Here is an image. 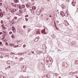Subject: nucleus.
<instances>
[{
    "label": "nucleus",
    "instance_id": "f257e3e1",
    "mask_svg": "<svg viewBox=\"0 0 78 78\" xmlns=\"http://www.w3.org/2000/svg\"><path fill=\"white\" fill-rule=\"evenodd\" d=\"M2 10L0 9V17H2L4 15V14H5L4 12H2Z\"/></svg>",
    "mask_w": 78,
    "mask_h": 78
},
{
    "label": "nucleus",
    "instance_id": "f03ea898",
    "mask_svg": "<svg viewBox=\"0 0 78 78\" xmlns=\"http://www.w3.org/2000/svg\"><path fill=\"white\" fill-rule=\"evenodd\" d=\"M12 29L13 33H16V29L15 27L12 26Z\"/></svg>",
    "mask_w": 78,
    "mask_h": 78
},
{
    "label": "nucleus",
    "instance_id": "7ed1b4c3",
    "mask_svg": "<svg viewBox=\"0 0 78 78\" xmlns=\"http://www.w3.org/2000/svg\"><path fill=\"white\" fill-rule=\"evenodd\" d=\"M12 5L14 7H15V8H16L17 7V6H18L19 5H16V4H15L14 3H11Z\"/></svg>",
    "mask_w": 78,
    "mask_h": 78
},
{
    "label": "nucleus",
    "instance_id": "20e7f679",
    "mask_svg": "<svg viewBox=\"0 0 78 78\" xmlns=\"http://www.w3.org/2000/svg\"><path fill=\"white\" fill-rule=\"evenodd\" d=\"M6 10L8 12H10V11H11L9 7H7L6 9Z\"/></svg>",
    "mask_w": 78,
    "mask_h": 78
},
{
    "label": "nucleus",
    "instance_id": "39448f33",
    "mask_svg": "<svg viewBox=\"0 0 78 78\" xmlns=\"http://www.w3.org/2000/svg\"><path fill=\"white\" fill-rule=\"evenodd\" d=\"M60 14L61 16H62V17H63V16H65V14H64V12H63V11L61 12Z\"/></svg>",
    "mask_w": 78,
    "mask_h": 78
},
{
    "label": "nucleus",
    "instance_id": "423d86ee",
    "mask_svg": "<svg viewBox=\"0 0 78 78\" xmlns=\"http://www.w3.org/2000/svg\"><path fill=\"white\" fill-rule=\"evenodd\" d=\"M42 34H47V33L45 32V30H42L41 31Z\"/></svg>",
    "mask_w": 78,
    "mask_h": 78
},
{
    "label": "nucleus",
    "instance_id": "0eeeda50",
    "mask_svg": "<svg viewBox=\"0 0 78 78\" xmlns=\"http://www.w3.org/2000/svg\"><path fill=\"white\" fill-rule=\"evenodd\" d=\"M22 69H23V70H26V66H23L22 67Z\"/></svg>",
    "mask_w": 78,
    "mask_h": 78
},
{
    "label": "nucleus",
    "instance_id": "6e6552de",
    "mask_svg": "<svg viewBox=\"0 0 78 78\" xmlns=\"http://www.w3.org/2000/svg\"><path fill=\"white\" fill-rule=\"evenodd\" d=\"M61 6L62 9H65V8H66V6L64 5H61Z\"/></svg>",
    "mask_w": 78,
    "mask_h": 78
},
{
    "label": "nucleus",
    "instance_id": "1a4fd4ad",
    "mask_svg": "<svg viewBox=\"0 0 78 78\" xmlns=\"http://www.w3.org/2000/svg\"><path fill=\"white\" fill-rule=\"evenodd\" d=\"M9 46H11V47H14V44L10 43V44H9Z\"/></svg>",
    "mask_w": 78,
    "mask_h": 78
},
{
    "label": "nucleus",
    "instance_id": "9d476101",
    "mask_svg": "<svg viewBox=\"0 0 78 78\" xmlns=\"http://www.w3.org/2000/svg\"><path fill=\"white\" fill-rule=\"evenodd\" d=\"M75 4H76V3H75L74 2H72V5L73 6H75Z\"/></svg>",
    "mask_w": 78,
    "mask_h": 78
},
{
    "label": "nucleus",
    "instance_id": "9b49d317",
    "mask_svg": "<svg viewBox=\"0 0 78 78\" xmlns=\"http://www.w3.org/2000/svg\"><path fill=\"white\" fill-rule=\"evenodd\" d=\"M39 37H36V39L35 40V41H36V40H37L38 41H39ZM36 42H37V41Z\"/></svg>",
    "mask_w": 78,
    "mask_h": 78
},
{
    "label": "nucleus",
    "instance_id": "f8f14e48",
    "mask_svg": "<svg viewBox=\"0 0 78 78\" xmlns=\"http://www.w3.org/2000/svg\"><path fill=\"white\" fill-rule=\"evenodd\" d=\"M14 2L16 3H19V0H14Z\"/></svg>",
    "mask_w": 78,
    "mask_h": 78
},
{
    "label": "nucleus",
    "instance_id": "ddd939ff",
    "mask_svg": "<svg viewBox=\"0 0 78 78\" xmlns=\"http://www.w3.org/2000/svg\"><path fill=\"white\" fill-rule=\"evenodd\" d=\"M2 72H0V74H1V75H6V74H1V73H2Z\"/></svg>",
    "mask_w": 78,
    "mask_h": 78
},
{
    "label": "nucleus",
    "instance_id": "4468645a",
    "mask_svg": "<svg viewBox=\"0 0 78 78\" xmlns=\"http://www.w3.org/2000/svg\"><path fill=\"white\" fill-rule=\"evenodd\" d=\"M51 37H53V38H55L56 37V36L55 35H52Z\"/></svg>",
    "mask_w": 78,
    "mask_h": 78
},
{
    "label": "nucleus",
    "instance_id": "2eb2a0df",
    "mask_svg": "<svg viewBox=\"0 0 78 78\" xmlns=\"http://www.w3.org/2000/svg\"><path fill=\"white\" fill-rule=\"evenodd\" d=\"M10 11L11 12H12V13L13 12H15V11L14 10V9H12V10H10Z\"/></svg>",
    "mask_w": 78,
    "mask_h": 78
},
{
    "label": "nucleus",
    "instance_id": "dca6fc26",
    "mask_svg": "<svg viewBox=\"0 0 78 78\" xmlns=\"http://www.w3.org/2000/svg\"><path fill=\"white\" fill-rule=\"evenodd\" d=\"M72 2L74 3H76V0H73L72 1Z\"/></svg>",
    "mask_w": 78,
    "mask_h": 78
},
{
    "label": "nucleus",
    "instance_id": "f3484780",
    "mask_svg": "<svg viewBox=\"0 0 78 78\" xmlns=\"http://www.w3.org/2000/svg\"><path fill=\"white\" fill-rule=\"evenodd\" d=\"M33 9H34V10H35V9H36V6H34L33 7Z\"/></svg>",
    "mask_w": 78,
    "mask_h": 78
},
{
    "label": "nucleus",
    "instance_id": "a211bd4d",
    "mask_svg": "<svg viewBox=\"0 0 78 78\" xmlns=\"http://www.w3.org/2000/svg\"><path fill=\"white\" fill-rule=\"evenodd\" d=\"M22 8V6L20 5L19 6V9H21Z\"/></svg>",
    "mask_w": 78,
    "mask_h": 78
},
{
    "label": "nucleus",
    "instance_id": "6ab92c4d",
    "mask_svg": "<svg viewBox=\"0 0 78 78\" xmlns=\"http://www.w3.org/2000/svg\"><path fill=\"white\" fill-rule=\"evenodd\" d=\"M22 7V8H24L25 7V6L24 5H23Z\"/></svg>",
    "mask_w": 78,
    "mask_h": 78
},
{
    "label": "nucleus",
    "instance_id": "aec40b11",
    "mask_svg": "<svg viewBox=\"0 0 78 78\" xmlns=\"http://www.w3.org/2000/svg\"><path fill=\"white\" fill-rule=\"evenodd\" d=\"M12 37L13 39H14V35L13 34H12Z\"/></svg>",
    "mask_w": 78,
    "mask_h": 78
},
{
    "label": "nucleus",
    "instance_id": "412c9836",
    "mask_svg": "<svg viewBox=\"0 0 78 78\" xmlns=\"http://www.w3.org/2000/svg\"><path fill=\"white\" fill-rule=\"evenodd\" d=\"M7 64H10V62H9V61L7 62Z\"/></svg>",
    "mask_w": 78,
    "mask_h": 78
},
{
    "label": "nucleus",
    "instance_id": "4be33fe9",
    "mask_svg": "<svg viewBox=\"0 0 78 78\" xmlns=\"http://www.w3.org/2000/svg\"><path fill=\"white\" fill-rule=\"evenodd\" d=\"M12 24H13V25H15V24L16 23V22L14 21H13V22H12Z\"/></svg>",
    "mask_w": 78,
    "mask_h": 78
},
{
    "label": "nucleus",
    "instance_id": "5701e85b",
    "mask_svg": "<svg viewBox=\"0 0 78 78\" xmlns=\"http://www.w3.org/2000/svg\"><path fill=\"white\" fill-rule=\"evenodd\" d=\"M2 36H3V37H2V39H5V36H3V35H2Z\"/></svg>",
    "mask_w": 78,
    "mask_h": 78
},
{
    "label": "nucleus",
    "instance_id": "b1692460",
    "mask_svg": "<svg viewBox=\"0 0 78 78\" xmlns=\"http://www.w3.org/2000/svg\"><path fill=\"white\" fill-rule=\"evenodd\" d=\"M20 46H19V45H16L14 46V47H19Z\"/></svg>",
    "mask_w": 78,
    "mask_h": 78
},
{
    "label": "nucleus",
    "instance_id": "393cba45",
    "mask_svg": "<svg viewBox=\"0 0 78 78\" xmlns=\"http://www.w3.org/2000/svg\"><path fill=\"white\" fill-rule=\"evenodd\" d=\"M26 7L27 8H29V5L28 4H26Z\"/></svg>",
    "mask_w": 78,
    "mask_h": 78
},
{
    "label": "nucleus",
    "instance_id": "a878e982",
    "mask_svg": "<svg viewBox=\"0 0 78 78\" xmlns=\"http://www.w3.org/2000/svg\"><path fill=\"white\" fill-rule=\"evenodd\" d=\"M28 16H29L28 15H25V17H28Z\"/></svg>",
    "mask_w": 78,
    "mask_h": 78
},
{
    "label": "nucleus",
    "instance_id": "bb28decb",
    "mask_svg": "<svg viewBox=\"0 0 78 78\" xmlns=\"http://www.w3.org/2000/svg\"><path fill=\"white\" fill-rule=\"evenodd\" d=\"M1 23H2V24L3 23V20H1Z\"/></svg>",
    "mask_w": 78,
    "mask_h": 78
},
{
    "label": "nucleus",
    "instance_id": "cd10ccee",
    "mask_svg": "<svg viewBox=\"0 0 78 78\" xmlns=\"http://www.w3.org/2000/svg\"><path fill=\"white\" fill-rule=\"evenodd\" d=\"M23 58H20V61H22V60H23Z\"/></svg>",
    "mask_w": 78,
    "mask_h": 78
},
{
    "label": "nucleus",
    "instance_id": "c85d7f7f",
    "mask_svg": "<svg viewBox=\"0 0 78 78\" xmlns=\"http://www.w3.org/2000/svg\"><path fill=\"white\" fill-rule=\"evenodd\" d=\"M37 53L38 55H39L41 54V52H40V51L38 52H37Z\"/></svg>",
    "mask_w": 78,
    "mask_h": 78
},
{
    "label": "nucleus",
    "instance_id": "c756f323",
    "mask_svg": "<svg viewBox=\"0 0 78 78\" xmlns=\"http://www.w3.org/2000/svg\"><path fill=\"white\" fill-rule=\"evenodd\" d=\"M5 45H6L7 46L8 45V42H6L5 43Z\"/></svg>",
    "mask_w": 78,
    "mask_h": 78
},
{
    "label": "nucleus",
    "instance_id": "7c9ffc66",
    "mask_svg": "<svg viewBox=\"0 0 78 78\" xmlns=\"http://www.w3.org/2000/svg\"><path fill=\"white\" fill-rule=\"evenodd\" d=\"M12 32L10 31V32H9V34H12Z\"/></svg>",
    "mask_w": 78,
    "mask_h": 78
},
{
    "label": "nucleus",
    "instance_id": "2f4dec72",
    "mask_svg": "<svg viewBox=\"0 0 78 78\" xmlns=\"http://www.w3.org/2000/svg\"><path fill=\"white\" fill-rule=\"evenodd\" d=\"M24 12H26V10H27V9H24Z\"/></svg>",
    "mask_w": 78,
    "mask_h": 78
},
{
    "label": "nucleus",
    "instance_id": "473e14b6",
    "mask_svg": "<svg viewBox=\"0 0 78 78\" xmlns=\"http://www.w3.org/2000/svg\"><path fill=\"white\" fill-rule=\"evenodd\" d=\"M25 20L26 21H28V18H25Z\"/></svg>",
    "mask_w": 78,
    "mask_h": 78
},
{
    "label": "nucleus",
    "instance_id": "72a5a7b5",
    "mask_svg": "<svg viewBox=\"0 0 78 78\" xmlns=\"http://www.w3.org/2000/svg\"><path fill=\"white\" fill-rule=\"evenodd\" d=\"M23 48H24V47H26V45H25V44H24V45H23Z\"/></svg>",
    "mask_w": 78,
    "mask_h": 78
},
{
    "label": "nucleus",
    "instance_id": "f704fd0d",
    "mask_svg": "<svg viewBox=\"0 0 78 78\" xmlns=\"http://www.w3.org/2000/svg\"><path fill=\"white\" fill-rule=\"evenodd\" d=\"M14 19H15L16 20V19H17V17L16 16V17H15Z\"/></svg>",
    "mask_w": 78,
    "mask_h": 78
},
{
    "label": "nucleus",
    "instance_id": "c9c22d12",
    "mask_svg": "<svg viewBox=\"0 0 78 78\" xmlns=\"http://www.w3.org/2000/svg\"><path fill=\"white\" fill-rule=\"evenodd\" d=\"M23 27L24 28H26V26H23Z\"/></svg>",
    "mask_w": 78,
    "mask_h": 78
},
{
    "label": "nucleus",
    "instance_id": "e433bc0d",
    "mask_svg": "<svg viewBox=\"0 0 78 78\" xmlns=\"http://www.w3.org/2000/svg\"><path fill=\"white\" fill-rule=\"evenodd\" d=\"M6 35V34H4V36L5 37Z\"/></svg>",
    "mask_w": 78,
    "mask_h": 78
},
{
    "label": "nucleus",
    "instance_id": "4c0bfd02",
    "mask_svg": "<svg viewBox=\"0 0 78 78\" xmlns=\"http://www.w3.org/2000/svg\"><path fill=\"white\" fill-rule=\"evenodd\" d=\"M3 34V33L2 32H0V35H1V34Z\"/></svg>",
    "mask_w": 78,
    "mask_h": 78
},
{
    "label": "nucleus",
    "instance_id": "58836bf2",
    "mask_svg": "<svg viewBox=\"0 0 78 78\" xmlns=\"http://www.w3.org/2000/svg\"><path fill=\"white\" fill-rule=\"evenodd\" d=\"M2 42H0V45H2Z\"/></svg>",
    "mask_w": 78,
    "mask_h": 78
},
{
    "label": "nucleus",
    "instance_id": "ea45409f",
    "mask_svg": "<svg viewBox=\"0 0 78 78\" xmlns=\"http://www.w3.org/2000/svg\"><path fill=\"white\" fill-rule=\"evenodd\" d=\"M20 53H19L18 54V55H19L20 56Z\"/></svg>",
    "mask_w": 78,
    "mask_h": 78
},
{
    "label": "nucleus",
    "instance_id": "a19ab883",
    "mask_svg": "<svg viewBox=\"0 0 78 78\" xmlns=\"http://www.w3.org/2000/svg\"><path fill=\"white\" fill-rule=\"evenodd\" d=\"M2 77H3V78H6V76H3L2 77Z\"/></svg>",
    "mask_w": 78,
    "mask_h": 78
},
{
    "label": "nucleus",
    "instance_id": "79ce46f5",
    "mask_svg": "<svg viewBox=\"0 0 78 78\" xmlns=\"http://www.w3.org/2000/svg\"><path fill=\"white\" fill-rule=\"evenodd\" d=\"M31 53H34V51H32Z\"/></svg>",
    "mask_w": 78,
    "mask_h": 78
},
{
    "label": "nucleus",
    "instance_id": "37998d69",
    "mask_svg": "<svg viewBox=\"0 0 78 78\" xmlns=\"http://www.w3.org/2000/svg\"><path fill=\"white\" fill-rule=\"evenodd\" d=\"M11 55H15V53H12Z\"/></svg>",
    "mask_w": 78,
    "mask_h": 78
},
{
    "label": "nucleus",
    "instance_id": "c03bdc74",
    "mask_svg": "<svg viewBox=\"0 0 78 78\" xmlns=\"http://www.w3.org/2000/svg\"><path fill=\"white\" fill-rule=\"evenodd\" d=\"M14 9V11H17V10H16V9Z\"/></svg>",
    "mask_w": 78,
    "mask_h": 78
},
{
    "label": "nucleus",
    "instance_id": "a18cd8bd",
    "mask_svg": "<svg viewBox=\"0 0 78 78\" xmlns=\"http://www.w3.org/2000/svg\"><path fill=\"white\" fill-rule=\"evenodd\" d=\"M10 67H11L10 66H9L8 67V68L9 69V68H10Z\"/></svg>",
    "mask_w": 78,
    "mask_h": 78
},
{
    "label": "nucleus",
    "instance_id": "49530a36",
    "mask_svg": "<svg viewBox=\"0 0 78 78\" xmlns=\"http://www.w3.org/2000/svg\"><path fill=\"white\" fill-rule=\"evenodd\" d=\"M0 78H2V76L1 75L0 76Z\"/></svg>",
    "mask_w": 78,
    "mask_h": 78
},
{
    "label": "nucleus",
    "instance_id": "de8ad7c7",
    "mask_svg": "<svg viewBox=\"0 0 78 78\" xmlns=\"http://www.w3.org/2000/svg\"><path fill=\"white\" fill-rule=\"evenodd\" d=\"M4 27H5V26H2V28H4Z\"/></svg>",
    "mask_w": 78,
    "mask_h": 78
},
{
    "label": "nucleus",
    "instance_id": "09e8293b",
    "mask_svg": "<svg viewBox=\"0 0 78 78\" xmlns=\"http://www.w3.org/2000/svg\"><path fill=\"white\" fill-rule=\"evenodd\" d=\"M0 5H2V3H0Z\"/></svg>",
    "mask_w": 78,
    "mask_h": 78
},
{
    "label": "nucleus",
    "instance_id": "8fccbe9b",
    "mask_svg": "<svg viewBox=\"0 0 78 78\" xmlns=\"http://www.w3.org/2000/svg\"><path fill=\"white\" fill-rule=\"evenodd\" d=\"M39 14H41V12L39 11Z\"/></svg>",
    "mask_w": 78,
    "mask_h": 78
},
{
    "label": "nucleus",
    "instance_id": "3c124183",
    "mask_svg": "<svg viewBox=\"0 0 78 78\" xmlns=\"http://www.w3.org/2000/svg\"><path fill=\"white\" fill-rule=\"evenodd\" d=\"M26 52H24L23 53H24V54H26Z\"/></svg>",
    "mask_w": 78,
    "mask_h": 78
},
{
    "label": "nucleus",
    "instance_id": "603ef678",
    "mask_svg": "<svg viewBox=\"0 0 78 78\" xmlns=\"http://www.w3.org/2000/svg\"><path fill=\"white\" fill-rule=\"evenodd\" d=\"M29 8H31V6H30V5H29Z\"/></svg>",
    "mask_w": 78,
    "mask_h": 78
},
{
    "label": "nucleus",
    "instance_id": "864d4df0",
    "mask_svg": "<svg viewBox=\"0 0 78 78\" xmlns=\"http://www.w3.org/2000/svg\"><path fill=\"white\" fill-rule=\"evenodd\" d=\"M31 1H32V2H33V1H34V0H31Z\"/></svg>",
    "mask_w": 78,
    "mask_h": 78
},
{
    "label": "nucleus",
    "instance_id": "5fc2aeb1",
    "mask_svg": "<svg viewBox=\"0 0 78 78\" xmlns=\"http://www.w3.org/2000/svg\"><path fill=\"white\" fill-rule=\"evenodd\" d=\"M47 77H48V78H49V77L48 76H47Z\"/></svg>",
    "mask_w": 78,
    "mask_h": 78
},
{
    "label": "nucleus",
    "instance_id": "6e6d98bb",
    "mask_svg": "<svg viewBox=\"0 0 78 78\" xmlns=\"http://www.w3.org/2000/svg\"><path fill=\"white\" fill-rule=\"evenodd\" d=\"M1 58H2H2H3L2 56V55L1 56Z\"/></svg>",
    "mask_w": 78,
    "mask_h": 78
},
{
    "label": "nucleus",
    "instance_id": "4d7b16f0",
    "mask_svg": "<svg viewBox=\"0 0 78 78\" xmlns=\"http://www.w3.org/2000/svg\"><path fill=\"white\" fill-rule=\"evenodd\" d=\"M21 55H23V54H22V53H21Z\"/></svg>",
    "mask_w": 78,
    "mask_h": 78
},
{
    "label": "nucleus",
    "instance_id": "13d9d810",
    "mask_svg": "<svg viewBox=\"0 0 78 78\" xmlns=\"http://www.w3.org/2000/svg\"><path fill=\"white\" fill-rule=\"evenodd\" d=\"M49 17H51V16H49Z\"/></svg>",
    "mask_w": 78,
    "mask_h": 78
},
{
    "label": "nucleus",
    "instance_id": "bf43d9fd",
    "mask_svg": "<svg viewBox=\"0 0 78 78\" xmlns=\"http://www.w3.org/2000/svg\"><path fill=\"white\" fill-rule=\"evenodd\" d=\"M61 78V76H60V77H59V78Z\"/></svg>",
    "mask_w": 78,
    "mask_h": 78
},
{
    "label": "nucleus",
    "instance_id": "052dcab7",
    "mask_svg": "<svg viewBox=\"0 0 78 78\" xmlns=\"http://www.w3.org/2000/svg\"><path fill=\"white\" fill-rule=\"evenodd\" d=\"M57 22H59L58 21H57Z\"/></svg>",
    "mask_w": 78,
    "mask_h": 78
},
{
    "label": "nucleus",
    "instance_id": "680f3d73",
    "mask_svg": "<svg viewBox=\"0 0 78 78\" xmlns=\"http://www.w3.org/2000/svg\"><path fill=\"white\" fill-rule=\"evenodd\" d=\"M47 75H49L47 74Z\"/></svg>",
    "mask_w": 78,
    "mask_h": 78
},
{
    "label": "nucleus",
    "instance_id": "e2e57ef3",
    "mask_svg": "<svg viewBox=\"0 0 78 78\" xmlns=\"http://www.w3.org/2000/svg\"><path fill=\"white\" fill-rule=\"evenodd\" d=\"M67 23H68V24H69V23H68V22H67Z\"/></svg>",
    "mask_w": 78,
    "mask_h": 78
},
{
    "label": "nucleus",
    "instance_id": "0e129e2a",
    "mask_svg": "<svg viewBox=\"0 0 78 78\" xmlns=\"http://www.w3.org/2000/svg\"><path fill=\"white\" fill-rule=\"evenodd\" d=\"M58 50H59L58 49Z\"/></svg>",
    "mask_w": 78,
    "mask_h": 78
},
{
    "label": "nucleus",
    "instance_id": "69168bd1",
    "mask_svg": "<svg viewBox=\"0 0 78 78\" xmlns=\"http://www.w3.org/2000/svg\"><path fill=\"white\" fill-rule=\"evenodd\" d=\"M18 47H19V45H18Z\"/></svg>",
    "mask_w": 78,
    "mask_h": 78
},
{
    "label": "nucleus",
    "instance_id": "338daca9",
    "mask_svg": "<svg viewBox=\"0 0 78 78\" xmlns=\"http://www.w3.org/2000/svg\"><path fill=\"white\" fill-rule=\"evenodd\" d=\"M4 33H5V32Z\"/></svg>",
    "mask_w": 78,
    "mask_h": 78
},
{
    "label": "nucleus",
    "instance_id": "774afa93",
    "mask_svg": "<svg viewBox=\"0 0 78 78\" xmlns=\"http://www.w3.org/2000/svg\"><path fill=\"white\" fill-rule=\"evenodd\" d=\"M11 53H12V52H11Z\"/></svg>",
    "mask_w": 78,
    "mask_h": 78
}]
</instances>
